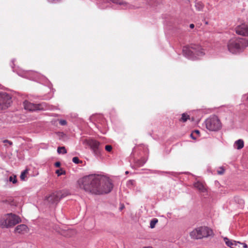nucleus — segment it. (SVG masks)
<instances>
[{"instance_id": "nucleus-1", "label": "nucleus", "mask_w": 248, "mask_h": 248, "mask_svg": "<svg viewBox=\"0 0 248 248\" xmlns=\"http://www.w3.org/2000/svg\"><path fill=\"white\" fill-rule=\"evenodd\" d=\"M80 188L86 192L95 195L110 192L113 187L110 180L108 177L90 175L79 179L78 181Z\"/></svg>"}, {"instance_id": "nucleus-2", "label": "nucleus", "mask_w": 248, "mask_h": 248, "mask_svg": "<svg viewBox=\"0 0 248 248\" xmlns=\"http://www.w3.org/2000/svg\"><path fill=\"white\" fill-rule=\"evenodd\" d=\"M248 46V40L241 37L232 38L227 43L228 50L232 54H237L242 52Z\"/></svg>"}, {"instance_id": "nucleus-3", "label": "nucleus", "mask_w": 248, "mask_h": 248, "mask_svg": "<svg viewBox=\"0 0 248 248\" xmlns=\"http://www.w3.org/2000/svg\"><path fill=\"white\" fill-rule=\"evenodd\" d=\"M21 221V218L16 214H6L0 217V227L2 229L12 228Z\"/></svg>"}, {"instance_id": "nucleus-4", "label": "nucleus", "mask_w": 248, "mask_h": 248, "mask_svg": "<svg viewBox=\"0 0 248 248\" xmlns=\"http://www.w3.org/2000/svg\"><path fill=\"white\" fill-rule=\"evenodd\" d=\"M184 55L188 59L194 60L197 56H202L204 54L203 49L200 46L191 45L184 46L183 48Z\"/></svg>"}, {"instance_id": "nucleus-5", "label": "nucleus", "mask_w": 248, "mask_h": 248, "mask_svg": "<svg viewBox=\"0 0 248 248\" xmlns=\"http://www.w3.org/2000/svg\"><path fill=\"white\" fill-rule=\"evenodd\" d=\"M212 234V230L205 226L197 227L192 231L189 233L191 238L197 240L208 237Z\"/></svg>"}, {"instance_id": "nucleus-6", "label": "nucleus", "mask_w": 248, "mask_h": 248, "mask_svg": "<svg viewBox=\"0 0 248 248\" xmlns=\"http://www.w3.org/2000/svg\"><path fill=\"white\" fill-rule=\"evenodd\" d=\"M205 124L206 128L209 131H217L222 127V124L216 115L211 116L205 121Z\"/></svg>"}, {"instance_id": "nucleus-7", "label": "nucleus", "mask_w": 248, "mask_h": 248, "mask_svg": "<svg viewBox=\"0 0 248 248\" xmlns=\"http://www.w3.org/2000/svg\"><path fill=\"white\" fill-rule=\"evenodd\" d=\"M11 103V97L9 94L0 92V111L7 109Z\"/></svg>"}, {"instance_id": "nucleus-8", "label": "nucleus", "mask_w": 248, "mask_h": 248, "mask_svg": "<svg viewBox=\"0 0 248 248\" xmlns=\"http://www.w3.org/2000/svg\"><path fill=\"white\" fill-rule=\"evenodd\" d=\"M43 104H34L32 103L29 102L28 101H25L24 102V108L26 110L29 111H34L36 110H42L44 109L43 106Z\"/></svg>"}, {"instance_id": "nucleus-9", "label": "nucleus", "mask_w": 248, "mask_h": 248, "mask_svg": "<svg viewBox=\"0 0 248 248\" xmlns=\"http://www.w3.org/2000/svg\"><path fill=\"white\" fill-rule=\"evenodd\" d=\"M237 34L243 36H248V23H245L237 26L235 28Z\"/></svg>"}, {"instance_id": "nucleus-10", "label": "nucleus", "mask_w": 248, "mask_h": 248, "mask_svg": "<svg viewBox=\"0 0 248 248\" xmlns=\"http://www.w3.org/2000/svg\"><path fill=\"white\" fill-rule=\"evenodd\" d=\"M65 196L62 194L61 191H57L52 193L47 198V201L50 203H55L59 201Z\"/></svg>"}, {"instance_id": "nucleus-11", "label": "nucleus", "mask_w": 248, "mask_h": 248, "mask_svg": "<svg viewBox=\"0 0 248 248\" xmlns=\"http://www.w3.org/2000/svg\"><path fill=\"white\" fill-rule=\"evenodd\" d=\"M29 232V228L25 224H20L16 227L14 233L19 235H24Z\"/></svg>"}, {"instance_id": "nucleus-12", "label": "nucleus", "mask_w": 248, "mask_h": 248, "mask_svg": "<svg viewBox=\"0 0 248 248\" xmlns=\"http://www.w3.org/2000/svg\"><path fill=\"white\" fill-rule=\"evenodd\" d=\"M224 240L227 246L231 248H239L241 243L239 242L230 240L227 237L224 238Z\"/></svg>"}, {"instance_id": "nucleus-13", "label": "nucleus", "mask_w": 248, "mask_h": 248, "mask_svg": "<svg viewBox=\"0 0 248 248\" xmlns=\"http://www.w3.org/2000/svg\"><path fill=\"white\" fill-rule=\"evenodd\" d=\"M194 186L201 193H205L207 192V188L205 184L200 181L195 183Z\"/></svg>"}, {"instance_id": "nucleus-14", "label": "nucleus", "mask_w": 248, "mask_h": 248, "mask_svg": "<svg viewBox=\"0 0 248 248\" xmlns=\"http://www.w3.org/2000/svg\"><path fill=\"white\" fill-rule=\"evenodd\" d=\"M88 144L94 152L97 151L100 145L99 142L94 140H89Z\"/></svg>"}, {"instance_id": "nucleus-15", "label": "nucleus", "mask_w": 248, "mask_h": 248, "mask_svg": "<svg viewBox=\"0 0 248 248\" xmlns=\"http://www.w3.org/2000/svg\"><path fill=\"white\" fill-rule=\"evenodd\" d=\"M244 141L241 139H239V140L235 141L233 144V147L235 149H236L238 150L241 149L242 148H243L244 147Z\"/></svg>"}, {"instance_id": "nucleus-16", "label": "nucleus", "mask_w": 248, "mask_h": 248, "mask_svg": "<svg viewBox=\"0 0 248 248\" xmlns=\"http://www.w3.org/2000/svg\"><path fill=\"white\" fill-rule=\"evenodd\" d=\"M113 3L119 4L123 8L129 7V5L125 2L122 0H111Z\"/></svg>"}, {"instance_id": "nucleus-17", "label": "nucleus", "mask_w": 248, "mask_h": 248, "mask_svg": "<svg viewBox=\"0 0 248 248\" xmlns=\"http://www.w3.org/2000/svg\"><path fill=\"white\" fill-rule=\"evenodd\" d=\"M195 6L197 10L199 11H202L204 8V4L201 1H197L195 3Z\"/></svg>"}, {"instance_id": "nucleus-18", "label": "nucleus", "mask_w": 248, "mask_h": 248, "mask_svg": "<svg viewBox=\"0 0 248 248\" xmlns=\"http://www.w3.org/2000/svg\"><path fill=\"white\" fill-rule=\"evenodd\" d=\"M28 169H26L21 172L20 178L22 181L26 180V178L27 177V175L28 173Z\"/></svg>"}, {"instance_id": "nucleus-19", "label": "nucleus", "mask_w": 248, "mask_h": 248, "mask_svg": "<svg viewBox=\"0 0 248 248\" xmlns=\"http://www.w3.org/2000/svg\"><path fill=\"white\" fill-rule=\"evenodd\" d=\"M158 222V219L156 218H154L152 219L150 223V227L152 229L155 228L156 224Z\"/></svg>"}, {"instance_id": "nucleus-20", "label": "nucleus", "mask_w": 248, "mask_h": 248, "mask_svg": "<svg viewBox=\"0 0 248 248\" xmlns=\"http://www.w3.org/2000/svg\"><path fill=\"white\" fill-rule=\"evenodd\" d=\"M189 119V116L186 113H183L181 120L183 122H186L188 119Z\"/></svg>"}, {"instance_id": "nucleus-21", "label": "nucleus", "mask_w": 248, "mask_h": 248, "mask_svg": "<svg viewBox=\"0 0 248 248\" xmlns=\"http://www.w3.org/2000/svg\"><path fill=\"white\" fill-rule=\"evenodd\" d=\"M57 152L59 154H66V150L64 147H59L57 149Z\"/></svg>"}, {"instance_id": "nucleus-22", "label": "nucleus", "mask_w": 248, "mask_h": 248, "mask_svg": "<svg viewBox=\"0 0 248 248\" xmlns=\"http://www.w3.org/2000/svg\"><path fill=\"white\" fill-rule=\"evenodd\" d=\"M9 181L12 182L13 184H16L17 182L16 177V175H13L9 177Z\"/></svg>"}, {"instance_id": "nucleus-23", "label": "nucleus", "mask_w": 248, "mask_h": 248, "mask_svg": "<svg viewBox=\"0 0 248 248\" xmlns=\"http://www.w3.org/2000/svg\"><path fill=\"white\" fill-rule=\"evenodd\" d=\"M224 169L222 167H220L219 168V169L217 170V173L218 174H222L224 172Z\"/></svg>"}, {"instance_id": "nucleus-24", "label": "nucleus", "mask_w": 248, "mask_h": 248, "mask_svg": "<svg viewBox=\"0 0 248 248\" xmlns=\"http://www.w3.org/2000/svg\"><path fill=\"white\" fill-rule=\"evenodd\" d=\"M195 133L196 134H197L198 135H199L200 134V131L198 130H195L191 134L190 136L191 137V138L193 139H194L195 140L196 139V137H193V134Z\"/></svg>"}, {"instance_id": "nucleus-25", "label": "nucleus", "mask_w": 248, "mask_h": 248, "mask_svg": "<svg viewBox=\"0 0 248 248\" xmlns=\"http://www.w3.org/2000/svg\"><path fill=\"white\" fill-rule=\"evenodd\" d=\"M72 161L74 163L76 164H78L79 163V159L78 157H74L72 159Z\"/></svg>"}, {"instance_id": "nucleus-26", "label": "nucleus", "mask_w": 248, "mask_h": 248, "mask_svg": "<svg viewBox=\"0 0 248 248\" xmlns=\"http://www.w3.org/2000/svg\"><path fill=\"white\" fill-rule=\"evenodd\" d=\"M105 149L108 152H110L112 150V146L109 145H106L105 146Z\"/></svg>"}, {"instance_id": "nucleus-27", "label": "nucleus", "mask_w": 248, "mask_h": 248, "mask_svg": "<svg viewBox=\"0 0 248 248\" xmlns=\"http://www.w3.org/2000/svg\"><path fill=\"white\" fill-rule=\"evenodd\" d=\"M60 124L62 125H64L66 124V121L65 120H61L60 121Z\"/></svg>"}, {"instance_id": "nucleus-28", "label": "nucleus", "mask_w": 248, "mask_h": 248, "mask_svg": "<svg viewBox=\"0 0 248 248\" xmlns=\"http://www.w3.org/2000/svg\"><path fill=\"white\" fill-rule=\"evenodd\" d=\"M56 173L58 174V176L61 175L63 174L62 171V170H57L56 171Z\"/></svg>"}, {"instance_id": "nucleus-29", "label": "nucleus", "mask_w": 248, "mask_h": 248, "mask_svg": "<svg viewBox=\"0 0 248 248\" xmlns=\"http://www.w3.org/2000/svg\"><path fill=\"white\" fill-rule=\"evenodd\" d=\"M3 142H4V143H7L9 144V145H12V144H13V143H12V142H11V141H10V140H3Z\"/></svg>"}, {"instance_id": "nucleus-30", "label": "nucleus", "mask_w": 248, "mask_h": 248, "mask_svg": "<svg viewBox=\"0 0 248 248\" xmlns=\"http://www.w3.org/2000/svg\"><path fill=\"white\" fill-rule=\"evenodd\" d=\"M61 165V163L60 162H56L55 163V166L56 167H59Z\"/></svg>"}, {"instance_id": "nucleus-31", "label": "nucleus", "mask_w": 248, "mask_h": 248, "mask_svg": "<svg viewBox=\"0 0 248 248\" xmlns=\"http://www.w3.org/2000/svg\"><path fill=\"white\" fill-rule=\"evenodd\" d=\"M240 245H243L244 248H247L248 246L247 245L246 243H241Z\"/></svg>"}, {"instance_id": "nucleus-32", "label": "nucleus", "mask_w": 248, "mask_h": 248, "mask_svg": "<svg viewBox=\"0 0 248 248\" xmlns=\"http://www.w3.org/2000/svg\"><path fill=\"white\" fill-rule=\"evenodd\" d=\"M48 2H57L58 0H47Z\"/></svg>"}, {"instance_id": "nucleus-33", "label": "nucleus", "mask_w": 248, "mask_h": 248, "mask_svg": "<svg viewBox=\"0 0 248 248\" xmlns=\"http://www.w3.org/2000/svg\"><path fill=\"white\" fill-rule=\"evenodd\" d=\"M189 27L191 28V29H193L194 28V25L193 24H190L189 25Z\"/></svg>"}, {"instance_id": "nucleus-34", "label": "nucleus", "mask_w": 248, "mask_h": 248, "mask_svg": "<svg viewBox=\"0 0 248 248\" xmlns=\"http://www.w3.org/2000/svg\"><path fill=\"white\" fill-rule=\"evenodd\" d=\"M129 182V183H133V181H132V180H130V181H129V182Z\"/></svg>"}, {"instance_id": "nucleus-35", "label": "nucleus", "mask_w": 248, "mask_h": 248, "mask_svg": "<svg viewBox=\"0 0 248 248\" xmlns=\"http://www.w3.org/2000/svg\"><path fill=\"white\" fill-rule=\"evenodd\" d=\"M247 98L248 99V96L247 97Z\"/></svg>"}]
</instances>
